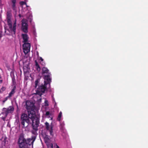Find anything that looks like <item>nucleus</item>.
Wrapping results in <instances>:
<instances>
[{
    "mask_svg": "<svg viewBox=\"0 0 148 148\" xmlns=\"http://www.w3.org/2000/svg\"><path fill=\"white\" fill-rule=\"evenodd\" d=\"M10 5L14 11L15 12L16 11L17 7L16 5V0H11Z\"/></svg>",
    "mask_w": 148,
    "mask_h": 148,
    "instance_id": "9b49d317",
    "label": "nucleus"
},
{
    "mask_svg": "<svg viewBox=\"0 0 148 148\" xmlns=\"http://www.w3.org/2000/svg\"><path fill=\"white\" fill-rule=\"evenodd\" d=\"M15 93L14 90V89H12L11 92L9 93V96L8 97H10L14 95Z\"/></svg>",
    "mask_w": 148,
    "mask_h": 148,
    "instance_id": "4468645a",
    "label": "nucleus"
},
{
    "mask_svg": "<svg viewBox=\"0 0 148 148\" xmlns=\"http://www.w3.org/2000/svg\"><path fill=\"white\" fill-rule=\"evenodd\" d=\"M22 36L23 40L24 43H29L28 42V40L29 38L27 34H22Z\"/></svg>",
    "mask_w": 148,
    "mask_h": 148,
    "instance_id": "f8f14e48",
    "label": "nucleus"
},
{
    "mask_svg": "<svg viewBox=\"0 0 148 148\" xmlns=\"http://www.w3.org/2000/svg\"><path fill=\"white\" fill-rule=\"evenodd\" d=\"M52 117L50 118V120H52Z\"/></svg>",
    "mask_w": 148,
    "mask_h": 148,
    "instance_id": "a878e982",
    "label": "nucleus"
},
{
    "mask_svg": "<svg viewBox=\"0 0 148 148\" xmlns=\"http://www.w3.org/2000/svg\"><path fill=\"white\" fill-rule=\"evenodd\" d=\"M30 47L29 43H24L23 45V50L25 54H26L29 52Z\"/></svg>",
    "mask_w": 148,
    "mask_h": 148,
    "instance_id": "6e6552de",
    "label": "nucleus"
},
{
    "mask_svg": "<svg viewBox=\"0 0 148 148\" xmlns=\"http://www.w3.org/2000/svg\"><path fill=\"white\" fill-rule=\"evenodd\" d=\"M35 67L38 71H40V68L36 61H35Z\"/></svg>",
    "mask_w": 148,
    "mask_h": 148,
    "instance_id": "ddd939ff",
    "label": "nucleus"
},
{
    "mask_svg": "<svg viewBox=\"0 0 148 148\" xmlns=\"http://www.w3.org/2000/svg\"><path fill=\"white\" fill-rule=\"evenodd\" d=\"M56 145V146L57 148H59V147L58 145Z\"/></svg>",
    "mask_w": 148,
    "mask_h": 148,
    "instance_id": "b1692460",
    "label": "nucleus"
},
{
    "mask_svg": "<svg viewBox=\"0 0 148 148\" xmlns=\"http://www.w3.org/2000/svg\"><path fill=\"white\" fill-rule=\"evenodd\" d=\"M19 16L20 17H21V15L20 14H19Z\"/></svg>",
    "mask_w": 148,
    "mask_h": 148,
    "instance_id": "cd10ccee",
    "label": "nucleus"
},
{
    "mask_svg": "<svg viewBox=\"0 0 148 148\" xmlns=\"http://www.w3.org/2000/svg\"><path fill=\"white\" fill-rule=\"evenodd\" d=\"M5 88L4 87H2L0 90L1 92L5 90Z\"/></svg>",
    "mask_w": 148,
    "mask_h": 148,
    "instance_id": "412c9836",
    "label": "nucleus"
},
{
    "mask_svg": "<svg viewBox=\"0 0 148 148\" xmlns=\"http://www.w3.org/2000/svg\"><path fill=\"white\" fill-rule=\"evenodd\" d=\"M29 58L27 57H24L23 59V70L25 72H29Z\"/></svg>",
    "mask_w": 148,
    "mask_h": 148,
    "instance_id": "39448f33",
    "label": "nucleus"
},
{
    "mask_svg": "<svg viewBox=\"0 0 148 148\" xmlns=\"http://www.w3.org/2000/svg\"><path fill=\"white\" fill-rule=\"evenodd\" d=\"M20 5H25L26 7H27L28 6L27 5L26 3L24 1H21L20 3Z\"/></svg>",
    "mask_w": 148,
    "mask_h": 148,
    "instance_id": "f3484780",
    "label": "nucleus"
},
{
    "mask_svg": "<svg viewBox=\"0 0 148 148\" xmlns=\"http://www.w3.org/2000/svg\"><path fill=\"white\" fill-rule=\"evenodd\" d=\"M39 83V80L38 79L36 80L35 82V87L36 88L38 86V84Z\"/></svg>",
    "mask_w": 148,
    "mask_h": 148,
    "instance_id": "dca6fc26",
    "label": "nucleus"
},
{
    "mask_svg": "<svg viewBox=\"0 0 148 148\" xmlns=\"http://www.w3.org/2000/svg\"><path fill=\"white\" fill-rule=\"evenodd\" d=\"M48 147H50L51 148H53V144L52 143L50 144L49 145Z\"/></svg>",
    "mask_w": 148,
    "mask_h": 148,
    "instance_id": "aec40b11",
    "label": "nucleus"
},
{
    "mask_svg": "<svg viewBox=\"0 0 148 148\" xmlns=\"http://www.w3.org/2000/svg\"><path fill=\"white\" fill-rule=\"evenodd\" d=\"M14 110V108L12 106H10L7 109L6 108H3V111L1 114V115L2 114H4V117L2 116V118L3 120H5L6 116L9 113L12 112Z\"/></svg>",
    "mask_w": 148,
    "mask_h": 148,
    "instance_id": "423d86ee",
    "label": "nucleus"
},
{
    "mask_svg": "<svg viewBox=\"0 0 148 148\" xmlns=\"http://www.w3.org/2000/svg\"><path fill=\"white\" fill-rule=\"evenodd\" d=\"M7 100V99L5 100H4L3 101V102H4Z\"/></svg>",
    "mask_w": 148,
    "mask_h": 148,
    "instance_id": "bb28decb",
    "label": "nucleus"
},
{
    "mask_svg": "<svg viewBox=\"0 0 148 148\" xmlns=\"http://www.w3.org/2000/svg\"><path fill=\"white\" fill-rule=\"evenodd\" d=\"M21 123L23 125V127L25 126V122L27 123V126L28 124L30 123L31 121L32 122V126L33 129L35 131L38 130V127L39 123V119L38 116H36L34 114H29L28 116L27 114H23L21 116Z\"/></svg>",
    "mask_w": 148,
    "mask_h": 148,
    "instance_id": "f257e3e1",
    "label": "nucleus"
},
{
    "mask_svg": "<svg viewBox=\"0 0 148 148\" xmlns=\"http://www.w3.org/2000/svg\"><path fill=\"white\" fill-rule=\"evenodd\" d=\"M44 103H45V106H47L49 105L48 102V101L46 100V99H45Z\"/></svg>",
    "mask_w": 148,
    "mask_h": 148,
    "instance_id": "6ab92c4d",
    "label": "nucleus"
},
{
    "mask_svg": "<svg viewBox=\"0 0 148 148\" xmlns=\"http://www.w3.org/2000/svg\"><path fill=\"white\" fill-rule=\"evenodd\" d=\"M35 140L34 138H29L26 140L24 138L23 135H21L18 141L19 148H30L31 145H33Z\"/></svg>",
    "mask_w": 148,
    "mask_h": 148,
    "instance_id": "7ed1b4c3",
    "label": "nucleus"
},
{
    "mask_svg": "<svg viewBox=\"0 0 148 148\" xmlns=\"http://www.w3.org/2000/svg\"><path fill=\"white\" fill-rule=\"evenodd\" d=\"M27 22L25 19H23L22 21V29L23 31L25 33L27 32Z\"/></svg>",
    "mask_w": 148,
    "mask_h": 148,
    "instance_id": "1a4fd4ad",
    "label": "nucleus"
},
{
    "mask_svg": "<svg viewBox=\"0 0 148 148\" xmlns=\"http://www.w3.org/2000/svg\"><path fill=\"white\" fill-rule=\"evenodd\" d=\"M42 74H47V75H45L44 77V84L41 85L39 87V88L37 90L36 94L41 96L43 93L45 92L47 90L46 85L47 84H49L51 82V78H50L51 74L49 73V70L45 67H43L42 69Z\"/></svg>",
    "mask_w": 148,
    "mask_h": 148,
    "instance_id": "f03ea898",
    "label": "nucleus"
},
{
    "mask_svg": "<svg viewBox=\"0 0 148 148\" xmlns=\"http://www.w3.org/2000/svg\"><path fill=\"white\" fill-rule=\"evenodd\" d=\"M40 60H41V61H43V59L41 58V57H40Z\"/></svg>",
    "mask_w": 148,
    "mask_h": 148,
    "instance_id": "5701e85b",
    "label": "nucleus"
},
{
    "mask_svg": "<svg viewBox=\"0 0 148 148\" xmlns=\"http://www.w3.org/2000/svg\"><path fill=\"white\" fill-rule=\"evenodd\" d=\"M26 108L27 110H32L34 108V103L30 101H27L26 102Z\"/></svg>",
    "mask_w": 148,
    "mask_h": 148,
    "instance_id": "9d476101",
    "label": "nucleus"
},
{
    "mask_svg": "<svg viewBox=\"0 0 148 148\" xmlns=\"http://www.w3.org/2000/svg\"><path fill=\"white\" fill-rule=\"evenodd\" d=\"M62 112H60L59 113V114L58 116V117L57 118L58 120V121H60V119L62 116Z\"/></svg>",
    "mask_w": 148,
    "mask_h": 148,
    "instance_id": "2eb2a0df",
    "label": "nucleus"
},
{
    "mask_svg": "<svg viewBox=\"0 0 148 148\" xmlns=\"http://www.w3.org/2000/svg\"><path fill=\"white\" fill-rule=\"evenodd\" d=\"M53 101H54V102H55V103L56 104V103L55 102V99H53Z\"/></svg>",
    "mask_w": 148,
    "mask_h": 148,
    "instance_id": "393cba45",
    "label": "nucleus"
},
{
    "mask_svg": "<svg viewBox=\"0 0 148 148\" xmlns=\"http://www.w3.org/2000/svg\"><path fill=\"white\" fill-rule=\"evenodd\" d=\"M45 125L46 130L49 132L50 135L53 136L54 135L53 131V125L52 124V123H51V125H50L49 123L47 122H46L45 123Z\"/></svg>",
    "mask_w": 148,
    "mask_h": 148,
    "instance_id": "0eeeda50",
    "label": "nucleus"
},
{
    "mask_svg": "<svg viewBox=\"0 0 148 148\" xmlns=\"http://www.w3.org/2000/svg\"><path fill=\"white\" fill-rule=\"evenodd\" d=\"M7 23L8 24V27H5V32L7 34L9 35H12L15 34L16 32V22L14 23L13 26L12 24V22L10 17H8L7 19Z\"/></svg>",
    "mask_w": 148,
    "mask_h": 148,
    "instance_id": "20e7f679",
    "label": "nucleus"
},
{
    "mask_svg": "<svg viewBox=\"0 0 148 148\" xmlns=\"http://www.w3.org/2000/svg\"><path fill=\"white\" fill-rule=\"evenodd\" d=\"M29 17H27V18L29 19V21L30 22H31L32 21V15L31 13H29Z\"/></svg>",
    "mask_w": 148,
    "mask_h": 148,
    "instance_id": "a211bd4d",
    "label": "nucleus"
},
{
    "mask_svg": "<svg viewBox=\"0 0 148 148\" xmlns=\"http://www.w3.org/2000/svg\"><path fill=\"white\" fill-rule=\"evenodd\" d=\"M50 114V113L49 112H47L46 113V116H49Z\"/></svg>",
    "mask_w": 148,
    "mask_h": 148,
    "instance_id": "4be33fe9",
    "label": "nucleus"
}]
</instances>
